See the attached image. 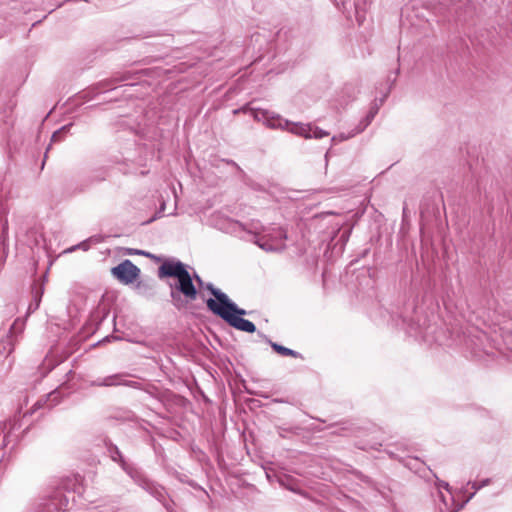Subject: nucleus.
Instances as JSON below:
<instances>
[{"label":"nucleus","mask_w":512,"mask_h":512,"mask_svg":"<svg viewBox=\"0 0 512 512\" xmlns=\"http://www.w3.org/2000/svg\"><path fill=\"white\" fill-rule=\"evenodd\" d=\"M287 233L283 228L274 230L273 234L256 237L254 243L266 252H280L286 248L284 241Z\"/></svg>","instance_id":"0eeeda50"},{"label":"nucleus","mask_w":512,"mask_h":512,"mask_svg":"<svg viewBox=\"0 0 512 512\" xmlns=\"http://www.w3.org/2000/svg\"><path fill=\"white\" fill-rule=\"evenodd\" d=\"M140 269L129 259L111 269L112 275L121 283L128 285L136 281L140 276Z\"/></svg>","instance_id":"6e6552de"},{"label":"nucleus","mask_w":512,"mask_h":512,"mask_svg":"<svg viewBox=\"0 0 512 512\" xmlns=\"http://www.w3.org/2000/svg\"><path fill=\"white\" fill-rule=\"evenodd\" d=\"M108 453H109V456L111 457V459L114 461V462H117L120 464L121 468L128 474V471L130 468H135L136 466H134L133 464L131 463H128L124 456L122 455L121 451L119 450V448L113 444V443H109L108 444Z\"/></svg>","instance_id":"f8f14e48"},{"label":"nucleus","mask_w":512,"mask_h":512,"mask_svg":"<svg viewBox=\"0 0 512 512\" xmlns=\"http://www.w3.org/2000/svg\"><path fill=\"white\" fill-rule=\"evenodd\" d=\"M127 475L136 485L165 505L166 491L163 486L151 480L141 469L137 467L130 468Z\"/></svg>","instance_id":"39448f33"},{"label":"nucleus","mask_w":512,"mask_h":512,"mask_svg":"<svg viewBox=\"0 0 512 512\" xmlns=\"http://www.w3.org/2000/svg\"><path fill=\"white\" fill-rule=\"evenodd\" d=\"M478 0H450L448 6V21L463 24L474 17L477 11Z\"/></svg>","instance_id":"20e7f679"},{"label":"nucleus","mask_w":512,"mask_h":512,"mask_svg":"<svg viewBox=\"0 0 512 512\" xmlns=\"http://www.w3.org/2000/svg\"><path fill=\"white\" fill-rule=\"evenodd\" d=\"M72 127V123L62 126L60 129L55 131L51 136V142H59L63 140L64 134H66L70 128Z\"/></svg>","instance_id":"f3484780"},{"label":"nucleus","mask_w":512,"mask_h":512,"mask_svg":"<svg viewBox=\"0 0 512 512\" xmlns=\"http://www.w3.org/2000/svg\"><path fill=\"white\" fill-rule=\"evenodd\" d=\"M267 343L271 346V348L278 354L282 355V356H289V357H293V358H302V355L295 351V350H292L290 348H287L283 345H280L276 342H273L271 341L270 339H268L267 337H265Z\"/></svg>","instance_id":"4468645a"},{"label":"nucleus","mask_w":512,"mask_h":512,"mask_svg":"<svg viewBox=\"0 0 512 512\" xmlns=\"http://www.w3.org/2000/svg\"><path fill=\"white\" fill-rule=\"evenodd\" d=\"M354 135H352V133H350L349 135H344V134H340L339 136H333L332 137V141H336V140H340V141H343V140H347L349 139L350 137H353Z\"/></svg>","instance_id":"5701e85b"},{"label":"nucleus","mask_w":512,"mask_h":512,"mask_svg":"<svg viewBox=\"0 0 512 512\" xmlns=\"http://www.w3.org/2000/svg\"><path fill=\"white\" fill-rule=\"evenodd\" d=\"M342 5H343V9H346V7H345L346 2H342Z\"/></svg>","instance_id":"a19ab883"},{"label":"nucleus","mask_w":512,"mask_h":512,"mask_svg":"<svg viewBox=\"0 0 512 512\" xmlns=\"http://www.w3.org/2000/svg\"><path fill=\"white\" fill-rule=\"evenodd\" d=\"M355 10H356V14H357V16H356L357 21L359 22V24H361V20H360V18L358 16V6L356 4H355Z\"/></svg>","instance_id":"473e14b6"},{"label":"nucleus","mask_w":512,"mask_h":512,"mask_svg":"<svg viewBox=\"0 0 512 512\" xmlns=\"http://www.w3.org/2000/svg\"><path fill=\"white\" fill-rule=\"evenodd\" d=\"M375 117V112H368L367 115L364 117V120H366V122L368 123H371L372 120L374 119Z\"/></svg>","instance_id":"393cba45"},{"label":"nucleus","mask_w":512,"mask_h":512,"mask_svg":"<svg viewBox=\"0 0 512 512\" xmlns=\"http://www.w3.org/2000/svg\"><path fill=\"white\" fill-rule=\"evenodd\" d=\"M282 431H288V430L284 429V428H279V436L283 437Z\"/></svg>","instance_id":"c9c22d12"},{"label":"nucleus","mask_w":512,"mask_h":512,"mask_svg":"<svg viewBox=\"0 0 512 512\" xmlns=\"http://www.w3.org/2000/svg\"><path fill=\"white\" fill-rule=\"evenodd\" d=\"M13 350L14 344L10 336L0 342V355L5 354L6 356H9Z\"/></svg>","instance_id":"dca6fc26"},{"label":"nucleus","mask_w":512,"mask_h":512,"mask_svg":"<svg viewBox=\"0 0 512 512\" xmlns=\"http://www.w3.org/2000/svg\"><path fill=\"white\" fill-rule=\"evenodd\" d=\"M50 146H51V145H49V146L47 147L46 152H45V154H44V160H43V162H42V168L44 167L45 160L47 159V154H48V151H49V149H50Z\"/></svg>","instance_id":"c756f323"},{"label":"nucleus","mask_w":512,"mask_h":512,"mask_svg":"<svg viewBox=\"0 0 512 512\" xmlns=\"http://www.w3.org/2000/svg\"><path fill=\"white\" fill-rule=\"evenodd\" d=\"M274 401H275V402H277V403H289V402H288L287 400H285V399H275Z\"/></svg>","instance_id":"72a5a7b5"},{"label":"nucleus","mask_w":512,"mask_h":512,"mask_svg":"<svg viewBox=\"0 0 512 512\" xmlns=\"http://www.w3.org/2000/svg\"><path fill=\"white\" fill-rule=\"evenodd\" d=\"M369 112H375V115H376L378 112V106L372 107Z\"/></svg>","instance_id":"f704fd0d"},{"label":"nucleus","mask_w":512,"mask_h":512,"mask_svg":"<svg viewBox=\"0 0 512 512\" xmlns=\"http://www.w3.org/2000/svg\"><path fill=\"white\" fill-rule=\"evenodd\" d=\"M332 433H333V434H336V435H341L340 431H338V430H335V431H333Z\"/></svg>","instance_id":"4c0bfd02"},{"label":"nucleus","mask_w":512,"mask_h":512,"mask_svg":"<svg viewBox=\"0 0 512 512\" xmlns=\"http://www.w3.org/2000/svg\"><path fill=\"white\" fill-rule=\"evenodd\" d=\"M328 152L325 154V162H326V165L328 164Z\"/></svg>","instance_id":"e433bc0d"},{"label":"nucleus","mask_w":512,"mask_h":512,"mask_svg":"<svg viewBox=\"0 0 512 512\" xmlns=\"http://www.w3.org/2000/svg\"><path fill=\"white\" fill-rule=\"evenodd\" d=\"M89 93L90 92H83L82 95H81V98L85 99V100H88L90 99L91 97L89 96Z\"/></svg>","instance_id":"c85d7f7f"},{"label":"nucleus","mask_w":512,"mask_h":512,"mask_svg":"<svg viewBox=\"0 0 512 512\" xmlns=\"http://www.w3.org/2000/svg\"><path fill=\"white\" fill-rule=\"evenodd\" d=\"M229 226L231 228L232 233H239L241 231H246V227L240 223L239 221H230Z\"/></svg>","instance_id":"6ab92c4d"},{"label":"nucleus","mask_w":512,"mask_h":512,"mask_svg":"<svg viewBox=\"0 0 512 512\" xmlns=\"http://www.w3.org/2000/svg\"><path fill=\"white\" fill-rule=\"evenodd\" d=\"M369 125H370V123L366 122V120H364V118H363L359 122V124L355 127V129L352 131V135H356V134L363 132Z\"/></svg>","instance_id":"4be33fe9"},{"label":"nucleus","mask_w":512,"mask_h":512,"mask_svg":"<svg viewBox=\"0 0 512 512\" xmlns=\"http://www.w3.org/2000/svg\"><path fill=\"white\" fill-rule=\"evenodd\" d=\"M165 208H166V203H165V201H162L158 211H156V213L153 215V217L150 218L145 223L148 224V223H151V222L155 221L156 219L160 218L162 216V213L164 212Z\"/></svg>","instance_id":"412c9836"},{"label":"nucleus","mask_w":512,"mask_h":512,"mask_svg":"<svg viewBox=\"0 0 512 512\" xmlns=\"http://www.w3.org/2000/svg\"><path fill=\"white\" fill-rule=\"evenodd\" d=\"M43 293H44V288L42 285L39 287L37 285H34V287L32 288L33 302H31L28 307L29 313L34 312L35 310H37L39 308Z\"/></svg>","instance_id":"2eb2a0df"},{"label":"nucleus","mask_w":512,"mask_h":512,"mask_svg":"<svg viewBox=\"0 0 512 512\" xmlns=\"http://www.w3.org/2000/svg\"><path fill=\"white\" fill-rule=\"evenodd\" d=\"M128 373H116L103 378H97L90 382L92 387H117L127 386L134 389H140V383L137 381L127 380Z\"/></svg>","instance_id":"1a4fd4ad"},{"label":"nucleus","mask_w":512,"mask_h":512,"mask_svg":"<svg viewBox=\"0 0 512 512\" xmlns=\"http://www.w3.org/2000/svg\"><path fill=\"white\" fill-rule=\"evenodd\" d=\"M439 495H440V497H441L442 501L444 502L445 500H444V495H443V493L439 492Z\"/></svg>","instance_id":"ea45409f"},{"label":"nucleus","mask_w":512,"mask_h":512,"mask_svg":"<svg viewBox=\"0 0 512 512\" xmlns=\"http://www.w3.org/2000/svg\"><path fill=\"white\" fill-rule=\"evenodd\" d=\"M491 482V480L489 478H486L484 480H482L481 482H476V481H473V482H468V485H471L472 489H474L475 491H478L479 489L487 486L489 483Z\"/></svg>","instance_id":"aec40b11"},{"label":"nucleus","mask_w":512,"mask_h":512,"mask_svg":"<svg viewBox=\"0 0 512 512\" xmlns=\"http://www.w3.org/2000/svg\"><path fill=\"white\" fill-rule=\"evenodd\" d=\"M439 486L449 490V484L447 482L441 481Z\"/></svg>","instance_id":"cd10ccee"},{"label":"nucleus","mask_w":512,"mask_h":512,"mask_svg":"<svg viewBox=\"0 0 512 512\" xmlns=\"http://www.w3.org/2000/svg\"><path fill=\"white\" fill-rule=\"evenodd\" d=\"M158 276L161 279H176L174 283H169L171 303L176 309H186L189 303L197 299L198 290L193 283V277L181 261H165L158 269Z\"/></svg>","instance_id":"f257e3e1"},{"label":"nucleus","mask_w":512,"mask_h":512,"mask_svg":"<svg viewBox=\"0 0 512 512\" xmlns=\"http://www.w3.org/2000/svg\"><path fill=\"white\" fill-rule=\"evenodd\" d=\"M206 289L214 296V298L206 300L209 311L239 331L247 333H254L256 331L255 324L243 318L247 314L246 310L238 307L227 294L216 288L212 283L206 284Z\"/></svg>","instance_id":"f03ea898"},{"label":"nucleus","mask_w":512,"mask_h":512,"mask_svg":"<svg viewBox=\"0 0 512 512\" xmlns=\"http://www.w3.org/2000/svg\"><path fill=\"white\" fill-rule=\"evenodd\" d=\"M127 475L136 485L165 505L166 491L163 486L151 480L141 469L137 467L130 468Z\"/></svg>","instance_id":"423d86ee"},{"label":"nucleus","mask_w":512,"mask_h":512,"mask_svg":"<svg viewBox=\"0 0 512 512\" xmlns=\"http://www.w3.org/2000/svg\"><path fill=\"white\" fill-rule=\"evenodd\" d=\"M475 495V491L473 493L470 494V496L468 497V500L469 501L473 496Z\"/></svg>","instance_id":"58836bf2"},{"label":"nucleus","mask_w":512,"mask_h":512,"mask_svg":"<svg viewBox=\"0 0 512 512\" xmlns=\"http://www.w3.org/2000/svg\"><path fill=\"white\" fill-rule=\"evenodd\" d=\"M107 171L105 169L96 170L91 176L84 180L83 183L77 185L74 188L67 187L66 193L69 196H74L80 193L85 192L92 184L99 183L106 180Z\"/></svg>","instance_id":"9b49d317"},{"label":"nucleus","mask_w":512,"mask_h":512,"mask_svg":"<svg viewBox=\"0 0 512 512\" xmlns=\"http://www.w3.org/2000/svg\"><path fill=\"white\" fill-rule=\"evenodd\" d=\"M127 254H129V255H142V256H146V257H149V258L156 259L158 261L160 260L159 257H156L155 255L151 254L150 252H147V251H144V250H139V249L129 248V249H127Z\"/></svg>","instance_id":"a211bd4d"},{"label":"nucleus","mask_w":512,"mask_h":512,"mask_svg":"<svg viewBox=\"0 0 512 512\" xmlns=\"http://www.w3.org/2000/svg\"><path fill=\"white\" fill-rule=\"evenodd\" d=\"M47 402V400H38L34 405H33V412L36 411L37 409H40L43 407V405Z\"/></svg>","instance_id":"b1692460"},{"label":"nucleus","mask_w":512,"mask_h":512,"mask_svg":"<svg viewBox=\"0 0 512 512\" xmlns=\"http://www.w3.org/2000/svg\"><path fill=\"white\" fill-rule=\"evenodd\" d=\"M401 318H402V322H403L404 324H405V323H407L409 326H412V323H411L410 321H408L406 317H404V316H402V315H401Z\"/></svg>","instance_id":"2f4dec72"},{"label":"nucleus","mask_w":512,"mask_h":512,"mask_svg":"<svg viewBox=\"0 0 512 512\" xmlns=\"http://www.w3.org/2000/svg\"><path fill=\"white\" fill-rule=\"evenodd\" d=\"M147 71L146 70H141V71H137L135 73H132L130 71H127V72H123L120 76L118 77H115L111 80H108V81H105V82H101L99 83V87L105 89V90H112L113 88L110 87V84L112 83H117V82H124V81H128V80H131L134 78L135 75H138V74H146Z\"/></svg>","instance_id":"ddd939ff"},{"label":"nucleus","mask_w":512,"mask_h":512,"mask_svg":"<svg viewBox=\"0 0 512 512\" xmlns=\"http://www.w3.org/2000/svg\"><path fill=\"white\" fill-rule=\"evenodd\" d=\"M227 163H228L229 165H233V166H235L237 169H239V170H240V167H239V166H238V165H237L233 160H227Z\"/></svg>","instance_id":"7c9ffc66"},{"label":"nucleus","mask_w":512,"mask_h":512,"mask_svg":"<svg viewBox=\"0 0 512 512\" xmlns=\"http://www.w3.org/2000/svg\"><path fill=\"white\" fill-rule=\"evenodd\" d=\"M260 113L262 118L265 120L266 125L273 129H287L293 134L304 137L306 139H321L329 135V132L310 123H291L290 121L283 119L280 116H269V112L265 110L260 111ZM255 118L260 119L259 112L255 114Z\"/></svg>","instance_id":"7ed1b4c3"},{"label":"nucleus","mask_w":512,"mask_h":512,"mask_svg":"<svg viewBox=\"0 0 512 512\" xmlns=\"http://www.w3.org/2000/svg\"><path fill=\"white\" fill-rule=\"evenodd\" d=\"M194 279L197 281V283H198L200 286H202V285H203V280L201 279V277H200L198 274L194 273Z\"/></svg>","instance_id":"bb28decb"},{"label":"nucleus","mask_w":512,"mask_h":512,"mask_svg":"<svg viewBox=\"0 0 512 512\" xmlns=\"http://www.w3.org/2000/svg\"><path fill=\"white\" fill-rule=\"evenodd\" d=\"M68 504V496L62 491V489H57L49 496L48 499H45L44 502L39 505V512H58L66 509Z\"/></svg>","instance_id":"9d476101"},{"label":"nucleus","mask_w":512,"mask_h":512,"mask_svg":"<svg viewBox=\"0 0 512 512\" xmlns=\"http://www.w3.org/2000/svg\"><path fill=\"white\" fill-rule=\"evenodd\" d=\"M351 231L348 230L346 232H344L342 235H341V240H343L344 242H346L349 238V235H350Z\"/></svg>","instance_id":"a878e982"}]
</instances>
